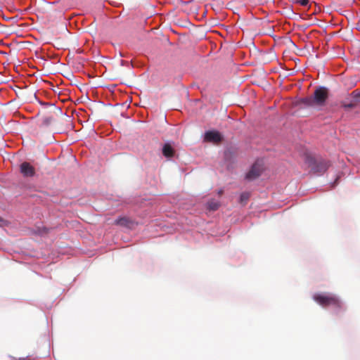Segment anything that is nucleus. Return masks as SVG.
Instances as JSON below:
<instances>
[{
	"label": "nucleus",
	"instance_id": "obj_10",
	"mask_svg": "<svg viewBox=\"0 0 360 360\" xmlns=\"http://www.w3.org/2000/svg\"><path fill=\"white\" fill-rule=\"evenodd\" d=\"M49 229L46 227H38L36 230V233L40 236H45L48 234Z\"/></svg>",
	"mask_w": 360,
	"mask_h": 360
},
{
	"label": "nucleus",
	"instance_id": "obj_6",
	"mask_svg": "<svg viewBox=\"0 0 360 360\" xmlns=\"http://www.w3.org/2000/svg\"><path fill=\"white\" fill-rule=\"evenodd\" d=\"M20 170L25 177H32L35 174L34 167L27 162H24L20 165Z\"/></svg>",
	"mask_w": 360,
	"mask_h": 360
},
{
	"label": "nucleus",
	"instance_id": "obj_9",
	"mask_svg": "<svg viewBox=\"0 0 360 360\" xmlns=\"http://www.w3.org/2000/svg\"><path fill=\"white\" fill-rule=\"evenodd\" d=\"M220 206V203L215 200H211L207 202V208L210 210L215 211L219 209Z\"/></svg>",
	"mask_w": 360,
	"mask_h": 360
},
{
	"label": "nucleus",
	"instance_id": "obj_11",
	"mask_svg": "<svg viewBox=\"0 0 360 360\" xmlns=\"http://www.w3.org/2000/svg\"><path fill=\"white\" fill-rule=\"evenodd\" d=\"M250 198V193L245 192L241 193L240 196V202L245 204Z\"/></svg>",
	"mask_w": 360,
	"mask_h": 360
},
{
	"label": "nucleus",
	"instance_id": "obj_3",
	"mask_svg": "<svg viewBox=\"0 0 360 360\" xmlns=\"http://www.w3.org/2000/svg\"><path fill=\"white\" fill-rule=\"evenodd\" d=\"M304 161L314 173H323L326 171L329 166L327 162L323 160L317 161L309 154L305 155Z\"/></svg>",
	"mask_w": 360,
	"mask_h": 360
},
{
	"label": "nucleus",
	"instance_id": "obj_4",
	"mask_svg": "<svg viewBox=\"0 0 360 360\" xmlns=\"http://www.w3.org/2000/svg\"><path fill=\"white\" fill-rule=\"evenodd\" d=\"M263 171V164L262 161L257 160L256 161L250 169L245 175V179L248 181H252L258 178Z\"/></svg>",
	"mask_w": 360,
	"mask_h": 360
},
{
	"label": "nucleus",
	"instance_id": "obj_16",
	"mask_svg": "<svg viewBox=\"0 0 360 360\" xmlns=\"http://www.w3.org/2000/svg\"><path fill=\"white\" fill-rule=\"evenodd\" d=\"M4 222V219L0 217V226L2 225V223Z\"/></svg>",
	"mask_w": 360,
	"mask_h": 360
},
{
	"label": "nucleus",
	"instance_id": "obj_15",
	"mask_svg": "<svg viewBox=\"0 0 360 360\" xmlns=\"http://www.w3.org/2000/svg\"><path fill=\"white\" fill-rule=\"evenodd\" d=\"M352 94H353L355 97H360V94H355V91H353V92H352Z\"/></svg>",
	"mask_w": 360,
	"mask_h": 360
},
{
	"label": "nucleus",
	"instance_id": "obj_13",
	"mask_svg": "<svg viewBox=\"0 0 360 360\" xmlns=\"http://www.w3.org/2000/svg\"><path fill=\"white\" fill-rule=\"evenodd\" d=\"M342 107L345 108H354L355 106V104L352 103H342Z\"/></svg>",
	"mask_w": 360,
	"mask_h": 360
},
{
	"label": "nucleus",
	"instance_id": "obj_14",
	"mask_svg": "<svg viewBox=\"0 0 360 360\" xmlns=\"http://www.w3.org/2000/svg\"><path fill=\"white\" fill-rule=\"evenodd\" d=\"M297 3L302 6H307L309 4V0H299L297 1Z\"/></svg>",
	"mask_w": 360,
	"mask_h": 360
},
{
	"label": "nucleus",
	"instance_id": "obj_18",
	"mask_svg": "<svg viewBox=\"0 0 360 360\" xmlns=\"http://www.w3.org/2000/svg\"><path fill=\"white\" fill-rule=\"evenodd\" d=\"M19 360H25V358H20Z\"/></svg>",
	"mask_w": 360,
	"mask_h": 360
},
{
	"label": "nucleus",
	"instance_id": "obj_7",
	"mask_svg": "<svg viewBox=\"0 0 360 360\" xmlns=\"http://www.w3.org/2000/svg\"><path fill=\"white\" fill-rule=\"evenodd\" d=\"M114 224L117 226L127 227L129 229H131L135 224L134 221L132 219L127 217H122L117 219L116 220H115Z\"/></svg>",
	"mask_w": 360,
	"mask_h": 360
},
{
	"label": "nucleus",
	"instance_id": "obj_8",
	"mask_svg": "<svg viewBox=\"0 0 360 360\" xmlns=\"http://www.w3.org/2000/svg\"><path fill=\"white\" fill-rule=\"evenodd\" d=\"M162 154L166 158H172L174 155V150L169 143H165L162 148Z\"/></svg>",
	"mask_w": 360,
	"mask_h": 360
},
{
	"label": "nucleus",
	"instance_id": "obj_1",
	"mask_svg": "<svg viewBox=\"0 0 360 360\" xmlns=\"http://www.w3.org/2000/svg\"><path fill=\"white\" fill-rule=\"evenodd\" d=\"M328 89L324 86L317 87L313 96L306 97L302 100V103L310 108L323 107L328 98Z\"/></svg>",
	"mask_w": 360,
	"mask_h": 360
},
{
	"label": "nucleus",
	"instance_id": "obj_12",
	"mask_svg": "<svg viewBox=\"0 0 360 360\" xmlns=\"http://www.w3.org/2000/svg\"><path fill=\"white\" fill-rule=\"evenodd\" d=\"M52 121H53V117H50V116H47V117H43L41 122H42V124H44L45 126H48L51 123Z\"/></svg>",
	"mask_w": 360,
	"mask_h": 360
},
{
	"label": "nucleus",
	"instance_id": "obj_17",
	"mask_svg": "<svg viewBox=\"0 0 360 360\" xmlns=\"http://www.w3.org/2000/svg\"><path fill=\"white\" fill-rule=\"evenodd\" d=\"M222 193H223V191H219V195L222 194Z\"/></svg>",
	"mask_w": 360,
	"mask_h": 360
},
{
	"label": "nucleus",
	"instance_id": "obj_5",
	"mask_svg": "<svg viewBox=\"0 0 360 360\" xmlns=\"http://www.w3.org/2000/svg\"><path fill=\"white\" fill-rule=\"evenodd\" d=\"M223 139V136L217 131L211 130L207 131L205 133L204 135V141L213 143H219Z\"/></svg>",
	"mask_w": 360,
	"mask_h": 360
},
{
	"label": "nucleus",
	"instance_id": "obj_2",
	"mask_svg": "<svg viewBox=\"0 0 360 360\" xmlns=\"http://www.w3.org/2000/svg\"><path fill=\"white\" fill-rule=\"evenodd\" d=\"M313 299L323 307H333L335 309L342 308V303L340 299L331 293H316L313 295Z\"/></svg>",
	"mask_w": 360,
	"mask_h": 360
}]
</instances>
